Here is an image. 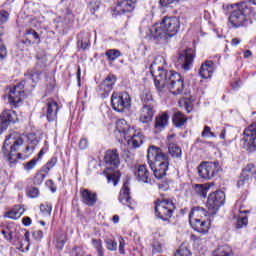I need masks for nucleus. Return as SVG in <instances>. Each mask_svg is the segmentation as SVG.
I'll use <instances>...</instances> for the list:
<instances>
[{
    "label": "nucleus",
    "mask_w": 256,
    "mask_h": 256,
    "mask_svg": "<svg viewBox=\"0 0 256 256\" xmlns=\"http://www.w3.org/2000/svg\"><path fill=\"white\" fill-rule=\"evenodd\" d=\"M155 65H157L155 62L150 65V72L154 76V84L159 95H165L167 91H170L172 95H181L185 89V82L181 74L163 70L159 66L155 71Z\"/></svg>",
    "instance_id": "nucleus-1"
},
{
    "label": "nucleus",
    "mask_w": 256,
    "mask_h": 256,
    "mask_svg": "<svg viewBox=\"0 0 256 256\" xmlns=\"http://www.w3.org/2000/svg\"><path fill=\"white\" fill-rule=\"evenodd\" d=\"M39 72L27 71L24 74V80L21 81L18 85L10 88L8 101L10 105L17 107L18 103H21L26 97L25 91L31 93L33 88L36 87L37 83H39Z\"/></svg>",
    "instance_id": "nucleus-2"
},
{
    "label": "nucleus",
    "mask_w": 256,
    "mask_h": 256,
    "mask_svg": "<svg viewBox=\"0 0 256 256\" xmlns=\"http://www.w3.org/2000/svg\"><path fill=\"white\" fill-rule=\"evenodd\" d=\"M148 163L156 179H163L169 171V156L156 146H150L147 154Z\"/></svg>",
    "instance_id": "nucleus-3"
},
{
    "label": "nucleus",
    "mask_w": 256,
    "mask_h": 256,
    "mask_svg": "<svg viewBox=\"0 0 256 256\" xmlns=\"http://www.w3.org/2000/svg\"><path fill=\"white\" fill-rule=\"evenodd\" d=\"M226 8L233 9L229 16V23L235 29H239V27H249V25L253 23L250 18L251 13H253V8H251L247 2L226 5Z\"/></svg>",
    "instance_id": "nucleus-4"
},
{
    "label": "nucleus",
    "mask_w": 256,
    "mask_h": 256,
    "mask_svg": "<svg viewBox=\"0 0 256 256\" xmlns=\"http://www.w3.org/2000/svg\"><path fill=\"white\" fill-rule=\"evenodd\" d=\"M119 135V141L123 138L128 145H133L135 148L143 145V135L139 132L135 134V129L131 128L125 119L116 122L115 136L118 137Z\"/></svg>",
    "instance_id": "nucleus-5"
},
{
    "label": "nucleus",
    "mask_w": 256,
    "mask_h": 256,
    "mask_svg": "<svg viewBox=\"0 0 256 256\" xmlns=\"http://www.w3.org/2000/svg\"><path fill=\"white\" fill-rule=\"evenodd\" d=\"M104 161L106 165H108L104 170V174L108 179V183H111L112 181L113 185H117L119 180V171L115 169L121 165V160L119 159V153L117 152V149L106 151Z\"/></svg>",
    "instance_id": "nucleus-6"
},
{
    "label": "nucleus",
    "mask_w": 256,
    "mask_h": 256,
    "mask_svg": "<svg viewBox=\"0 0 256 256\" xmlns=\"http://www.w3.org/2000/svg\"><path fill=\"white\" fill-rule=\"evenodd\" d=\"M23 145V138L19 136V134H10L4 140V144L2 146V152L4 155L8 156V161L11 165H15L18 159H21V153L17 155L13 154L19 151V147Z\"/></svg>",
    "instance_id": "nucleus-7"
},
{
    "label": "nucleus",
    "mask_w": 256,
    "mask_h": 256,
    "mask_svg": "<svg viewBox=\"0 0 256 256\" xmlns=\"http://www.w3.org/2000/svg\"><path fill=\"white\" fill-rule=\"evenodd\" d=\"M175 211V203L169 199L157 200L155 202V214L162 221H169L173 217Z\"/></svg>",
    "instance_id": "nucleus-8"
},
{
    "label": "nucleus",
    "mask_w": 256,
    "mask_h": 256,
    "mask_svg": "<svg viewBox=\"0 0 256 256\" xmlns=\"http://www.w3.org/2000/svg\"><path fill=\"white\" fill-rule=\"evenodd\" d=\"M143 106L140 109L139 120L141 123H151L155 116V105L153 104V97L150 93H146L142 97Z\"/></svg>",
    "instance_id": "nucleus-9"
},
{
    "label": "nucleus",
    "mask_w": 256,
    "mask_h": 256,
    "mask_svg": "<svg viewBox=\"0 0 256 256\" xmlns=\"http://www.w3.org/2000/svg\"><path fill=\"white\" fill-rule=\"evenodd\" d=\"M111 104L114 111L123 113L125 109H129L131 107V96H129V93L127 92H114L111 97Z\"/></svg>",
    "instance_id": "nucleus-10"
},
{
    "label": "nucleus",
    "mask_w": 256,
    "mask_h": 256,
    "mask_svg": "<svg viewBox=\"0 0 256 256\" xmlns=\"http://www.w3.org/2000/svg\"><path fill=\"white\" fill-rule=\"evenodd\" d=\"M225 204V192L219 190L211 193L208 196V200L206 203V207L209 210V213L212 215H217V211H219V207Z\"/></svg>",
    "instance_id": "nucleus-11"
},
{
    "label": "nucleus",
    "mask_w": 256,
    "mask_h": 256,
    "mask_svg": "<svg viewBox=\"0 0 256 256\" xmlns=\"http://www.w3.org/2000/svg\"><path fill=\"white\" fill-rule=\"evenodd\" d=\"M219 173V162H202L198 166V175L201 179H213Z\"/></svg>",
    "instance_id": "nucleus-12"
},
{
    "label": "nucleus",
    "mask_w": 256,
    "mask_h": 256,
    "mask_svg": "<svg viewBox=\"0 0 256 256\" xmlns=\"http://www.w3.org/2000/svg\"><path fill=\"white\" fill-rule=\"evenodd\" d=\"M161 26L163 27L168 39L174 37L179 33V27H181V22H179V18L177 17H164Z\"/></svg>",
    "instance_id": "nucleus-13"
},
{
    "label": "nucleus",
    "mask_w": 256,
    "mask_h": 256,
    "mask_svg": "<svg viewBox=\"0 0 256 256\" xmlns=\"http://www.w3.org/2000/svg\"><path fill=\"white\" fill-rule=\"evenodd\" d=\"M193 61H195V50L193 48H187L179 53L177 62L184 71L191 69Z\"/></svg>",
    "instance_id": "nucleus-14"
},
{
    "label": "nucleus",
    "mask_w": 256,
    "mask_h": 256,
    "mask_svg": "<svg viewBox=\"0 0 256 256\" xmlns=\"http://www.w3.org/2000/svg\"><path fill=\"white\" fill-rule=\"evenodd\" d=\"M47 121H55L57 119V113L59 111V104L53 99H48L46 106L42 109Z\"/></svg>",
    "instance_id": "nucleus-15"
},
{
    "label": "nucleus",
    "mask_w": 256,
    "mask_h": 256,
    "mask_svg": "<svg viewBox=\"0 0 256 256\" xmlns=\"http://www.w3.org/2000/svg\"><path fill=\"white\" fill-rule=\"evenodd\" d=\"M138 0H118L115 11L118 15H123V13H131L135 11V5H137Z\"/></svg>",
    "instance_id": "nucleus-16"
},
{
    "label": "nucleus",
    "mask_w": 256,
    "mask_h": 256,
    "mask_svg": "<svg viewBox=\"0 0 256 256\" xmlns=\"http://www.w3.org/2000/svg\"><path fill=\"white\" fill-rule=\"evenodd\" d=\"M148 33L150 37L153 39H156L157 41H167L169 39V36H167V33L165 32V28L160 24H155L151 26L148 29Z\"/></svg>",
    "instance_id": "nucleus-17"
},
{
    "label": "nucleus",
    "mask_w": 256,
    "mask_h": 256,
    "mask_svg": "<svg viewBox=\"0 0 256 256\" xmlns=\"http://www.w3.org/2000/svg\"><path fill=\"white\" fill-rule=\"evenodd\" d=\"M36 68L34 70H28L32 71L33 73H40L39 74V80L41 79V71L47 67V53L45 50H39L36 54Z\"/></svg>",
    "instance_id": "nucleus-18"
},
{
    "label": "nucleus",
    "mask_w": 256,
    "mask_h": 256,
    "mask_svg": "<svg viewBox=\"0 0 256 256\" xmlns=\"http://www.w3.org/2000/svg\"><path fill=\"white\" fill-rule=\"evenodd\" d=\"M117 82V78L113 75H108L100 84L99 91L103 97H107L110 91H113V86Z\"/></svg>",
    "instance_id": "nucleus-19"
},
{
    "label": "nucleus",
    "mask_w": 256,
    "mask_h": 256,
    "mask_svg": "<svg viewBox=\"0 0 256 256\" xmlns=\"http://www.w3.org/2000/svg\"><path fill=\"white\" fill-rule=\"evenodd\" d=\"M255 165L253 164H248L241 173L240 179L238 180V187H243L245 183H249V179L253 177L255 174Z\"/></svg>",
    "instance_id": "nucleus-20"
},
{
    "label": "nucleus",
    "mask_w": 256,
    "mask_h": 256,
    "mask_svg": "<svg viewBox=\"0 0 256 256\" xmlns=\"http://www.w3.org/2000/svg\"><path fill=\"white\" fill-rule=\"evenodd\" d=\"M243 141L256 149V123L244 130Z\"/></svg>",
    "instance_id": "nucleus-21"
},
{
    "label": "nucleus",
    "mask_w": 256,
    "mask_h": 256,
    "mask_svg": "<svg viewBox=\"0 0 256 256\" xmlns=\"http://www.w3.org/2000/svg\"><path fill=\"white\" fill-rule=\"evenodd\" d=\"M80 195L82 203L88 205V207H93L97 203V194L89 191V189L81 188Z\"/></svg>",
    "instance_id": "nucleus-22"
},
{
    "label": "nucleus",
    "mask_w": 256,
    "mask_h": 256,
    "mask_svg": "<svg viewBox=\"0 0 256 256\" xmlns=\"http://www.w3.org/2000/svg\"><path fill=\"white\" fill-rule=\"evenodd\" d=\"M213 71H215V63H213L211 60H208L201 65L199 75L202 77V79H211L213 76Z\"/></svg>",
    "instance_id": "nucleus-23"
},
{
    "label": "nucleus",
    "mask_w": 256,
    "mask_h": 256,
    "mask_svg": "<svg viewBox=\"0 0 256 256\" xmlns=\"http://www.w3.org/2000/svg\"><path fill=\"white\" fill-rule=\"evenodd\" d=\"M134 175L140 183H149V181H151L149 170H147L146 165H139L134 172Z\"/></svg>",
    "instance_id": "nucleus-24"
},
{
    "label": "nucleus",
    "mask_w": 256,
    "mask_h": 256,
    "mask_svg": "<svg viewBox=\"0 0 256 256\" xmlns=\"http://www.w3.org/2000/svg\"><path fill=\"white\" fill-rule=\"evenodd\" d=\"M129 182H124L122 189L120 190L119 202L126 207H131V196H130Z\"/></svg>",
    "instance_id": "nucleus-25"
},
{
    "label": "nucleus",
    "mask_w": 256,
    "mask_h": 256,
    "mask_svg": "<svg viewBox=\"0 0 256 256\" xmlns=\"http://www.w3.org/2000/svg\"><path fill=\"white\" fill-rule=\"evenodd\" d=\"M167 125H169V114L164 112L158 115L155 119V133H161Z\"/></svg>",
    "instance_id": "nucleus-26"
},
{
    "label": "nucleus",
    "mask_w": 256,
    "mask_h": 256,
    "mask_svg": "<svg viewBox=\"0 0 256 256\" xmlns=\"http://www.w3.org/2000/svg\"><path fill=\"white\" fill-rule=\"evenodd\" d=\"M0 119L2 123L7 124V123H17V113L13 110H4L1 115Z\"/></svg>",
    "instance_id": "nucleus-27"
},
{
    "label": "nucleus",
    "mask_w": 256,
    "mask_h": 256,
    "mask_svg": "<svg viewBox=\"0 0 256 256\" xmlns=\"http://www.w3.org/2000/svg\"><path fill=\"white\" fill-rule=\"evenodd\" d=\"M61 21L64 29H67V27H71V25L75 23V15H73V11L67 8L64 15L61 17Z\"/></svg>",
    "instance_id": "nucleus-28"
},
{
    "label": "nucleus",
    "mask_w": 256,
    "mask_h": 256,
    "mask_svg": "<svg viewBox=\"0 0 256 256\" xmlns=\"http://www.w3.org/2000/svg\"><path fill=\"white\" fill-rule=\"evenodd\" d=\"M89 37H90L89 33H84V32L78 35V41H77L78 49H82L83 51H85V49H87V47L91 45V40L89 39Z\"/></svg>",
    "instance_id": "nucleus-29"
},
{
    "label": "nucleus",
    "mask_w": 256,
    "mask_h": 256,
    "mask_svg": "<svg viewBox=\"0 0 256 256\" xmlns=\"http://www.w3.org/2000/svg\"><path fill=\"white\" fill-rule=\"evenodd\" d=\"M245 213H249V211H240V214L235 217L236 229H243V227H247V225H249V218Z\"/></svg>",
    "instance_id": "nucleus-30"
},
{
    "label": "nucleus",
    "mask_w": 256,
    "mask_h": 256,
    "mask_svg": "<svg viewBox=\"0 0 256 256\" xmlns=\"http://www.w3.org/2000/svg\"><path fill=\"white\" fill-rule=\"evenodd\" d=\"M207 215H212L209 213V210H205V208L196 206L192 208L189 217L196 218V219H201V217H207Z\"/></svg>",
    "instance_id": "nucleus-31"
},
{
    "label": "nucleus",
    "mask_w": 256,
    "mask_h": 256,
    "mask_svg": "<svg viewBox=\"0 0 256 256\" xmlns=\"http://www.w3.org/2000/svg\"><path fill=\"white\" fill-rule=\"evenodd\" d=\"M175 127H183L187 123V117L181 112H175L172 118Z\"/></svg>",
    "instance_id": "nucleus-32"
},
{
    "label": "nucleus",
    "mask_w": 256,
    "mask_h": 256,
    "mask_svg": "<svg viewBox=\"0 0 256 256\" xmlns=\"http://www.w3.org/2000/svg\"><path fill=\"white\" fill-rule=\"evenodd\" d=\"M25 213V210H23L21 207L19 208H14L7 212L4 217H8V219H20V217Z\"/></svg>",
    "instance_id": "nucleus-33"
},
{
    "label": "nucleus",
    "mask_w": 256,
    "mask_h": 256,
    "mask_svg": "<svg viewBox=\"0 0 256 256\" xmlns=\"http://www.w3.org/2000/svg\"><path fill=\"white\" fill-rule=\"evenodd\" d=\"M194 191L196 194L199 195V197H207V193L209 192V185L207 184H196Z\"/></svg>",
    "instance_id": "nucleus-34"
},
{
    "label": "nucleus",
    "mask_w": 256,
    "mask_h": 256,
    "mask_svg": "<svg viewBox=\"0 0 256 256\" xmlns=\"http://www.w3.org/2000/svg\"><path fill=\"white\" fill-rule=\"evenodd\" d=\"M168 153L171 155V157L181 159L182 151L181 148L176 144H169Z\"/></svg>",
    "instance_id": "nucleus-35"
},
{
    "label": "nucleus",
    "mask_w": 256,
    "mask_h": 256,
    "mask_svg": "<svg viewBox=\"0 0 256 256\" xmlns=\"http://www.w3.org/2000/svg\"><path fill=\"white\" fill-rule=\"evenodd\" d=\"M87 3L92 15H95L99 11V7H101V0H87Z\"/></svg>",
    "instance_id": "nucleus-36"
},
{
    "label": "nucleus",
    "mask_w": 256,
    "mask_h": 256,
    "mask_svg": "<svg viewBox=\"0 0 256 256\" xmlns=\"http://www.w3.org/2000/svg\"><path fill=\"white\" fill-rule=\"evenodd\" d=\"M51 211H53V205H51L49 202H45L40 204V212L44 217H49L51 215Z\"/></svg>",
    "instance_id": "nucleus-37"
},
{
    "label": "nucleus",
    "mask_w": 256,
    "mask_h": 256,
    "mask_svg": "<svg viewBox=\"0 0 256 256\" xmlns=\"http://www.w3.org/2000/svg\"><path fill=\"white\" fill-rule=\"evenodd\" d=\"M105 55H106L108 61H117V59H119V57H121V51L111 49V50H107Z\"/></svg>",
    "instance_id": "nucleus-38"
},
{
    "label": "nucleus",
    "mask_w": 256,
    "mask_h": 256,
    "mask_svg": "<svg viewBox=\"0 0 256 256\" xmlns=\"http://www.w3.org/2000/svg\"><path fill=\"white\" fill-rule=\"evenodd\" d=\"M47 175H49V173H46L45 171H43V168H42L38 173H36L34 177V185H41L43 181H45V178L47 177Z\"/></svg>",
    "instance_id": "nucleus-39"
},
{
    "label": "nucleus",
    "mask_w": 256,
    "mask_h": 256,
    "mask_svg": "<svg viewBox=\"0 0 256 256\" xmlns=\"http://www.w3.org/2000/svg\"><path fill=\"white\" fill-rule=\"evenodd\" d=\"M92 245L95 247L99 256H105V251L103 250V243L99 239H92Z\"/></svg>",
    "instance_id": "nucleus-40"
},
{
    "label": "nucleus",
    "mask_w": 256,
    "mask_h": 256,
    "mask_svg": "<svg viewBox=\"0 0 256 256\" xmlns=\"http://www.w3.org/2000/svg\"><path fill=\"white\" fill-rule=\"evenodd\" d=\"M203 220H201V218H192L189 217V223L191 225V227L194 229V231H197L199 233V231H201V223Z\"/></svg>",
    "instance_id": "nucleus-41"
},
{
    "label": "nucleus",
    "mask_w": 256,
    "mask_h": 256,
    "mask_svg": "<svg viewBox=\"0 0 256 256\" xmlns=\"http://www.w3.org/2000/svg\"><path fill=\"white\" fill-rule=\"evenodd\" d=\"M66 241L67 236L65 234H61L60 236H58L56 238V249H58V251H63Z\"/></svg>",
    "instance_id": "nucleus-42"
},
{
    "label": "nucleus",
    "mask_w": 256,
    "mask_h": 256,
    "mask_svg": "<svg viewBox=\"0 0 256 256\" xmlns=\"http://www.w3.org/2000/svg\"><path fill=\"white\" fill-rule=\"evenodd\" d=\"M70 256H91V254H86L83 248L75 246L74 248H72Z\"/></svg>",
    "instance_id": "nucleus-43"
},
{
    "label": "nucleus",
    "mask_w": 256,
    "mask_h": 256,
    "mask_svg": "<svg viewBox=\"0 0 256 256\" xmlns=\"http://www.w3.org/2000/svg\"><path fill=\"white\" fill-rule=\"evenodd\" d=\"M54 165H57V157H52L50 161H48L47 164L42 167V171H44V173H49V171L53 169Z\"/></svg>",
    "instance_id": "nucleus-44"
},
{
    "label": "nucleus",
    "mask_w": 256,
    "mask_h": 256,
    "mask_svg": "<svg viewBox=\"0 0 256 256\" xmlns=\"http://www.w3.org/2000/svg\"><path fill=\"white\" fill-rule=\"evenodd\" d=\"M174 256H191V251L185 245H181Z\"/></svg>",
    "instance_id": "nucleus-45"
},
{
    "label": "nucleus",
    "mask_w": 256,
    "mask_h": 256,
    "mask_svg": "<svg viewBox=\"0 0 256 256\" xmlns=\"http://www.w3.org/2000/svg\"><path fill=\"white\" fill-rule=\"evenodd\" d=\"M7 57V47L3 44V39L0 34V61H3Z\"/></svg>",
    "instance_id": "nucleus-46"
},
{
    "label": "nucleus",
    "mask_w": 256,
    "mask_h": 256,
    "mask_svg": "<svg viewBox=\"0 0 256 256\" xmlns=\"http://www.w3.org/2000/svg\"><path fill=\"white\" fill-rule=\"evenodd\" d=\"M105 243L108 251H115L117 249V242L115 240H111L108 238L105 240Z\"/></svg>",
    "instance_id": "nucleus-47"
},
{
    "label": "nucleus",
    "mask_w": 256,
    "mask_h": 256,
    "mask_svg": "<svg viewBox=\"0 0 256 256\" xmlns=\"http://www.w3.org/2000/svg\"><path fill=\"white\" fill-rule=\"evenodd\" d=\"M37 161H39V159L34 158V159L30 160L29 162H27L24 165L25 171H31L32 169H35V165H37Z\"/></svg>",
    "instance_id": "nucleus-48"
},
{
    "label": "nucleus",
    "mask_w": 256,
    "mask_h": 256,
    "mask_svg": "<svg viewBox=\"0 0 256 256\" xmlns=\"http://www.w3.org/2000/svg\"><path fill=\"white\" fill-rule=\"evenodd\" d=\"M28 197H31V199H35V197H39V189L35 187H30L27 191Z\"/></svg>",
    "instance_id": "nucleus-49"
},
{
    "label": "nucleus",
    "mask_w": 256,
    "mask_h": 256,
    "mask_svg": "<svg viewBox=\"0 0 256 256\" xmlns=\"http://www.w3.org/2000/svg\"><path fill=\"white\" fill-rule=\"evenodd\" d=\"M9 21V13L5 10L0 11V25Z\"/></svg>",
    "instance_id": "nucleus-50"
},
{
    "label": "nucleus",
    "mask_w": 256,
    "mask_h": 256,
    "mask_svg": "<svg viewBox=\"0 0 256 256\" xmlns=\"http://www.w3.org/2000/svg\"><path fill=\"white\" fill-rule=\"evenodd\" d=\"M209 222L202 220V222L200 223V230L198 233H207V231H209Z\"/></svg>",
    "instance_id": "nucleus-51"
},
{
    "label": "nucleus",
    "mask_w": 256,
    "mask_h": 256,
    "mask_svg": "<svg viewBox=\"0 0 256 256\" xmlns=\"http://www.w3.org/2000/svg\"><path fill=\"white\" fill-rule=\"evenodd\" d=\"M127 243L125 242V239L123 237L119 238V253L120 255H125V246Z\"/></svg>",
    "instance_id": "nucleus-52"
},
{
    "label": "nucleus",
    "mask_w": 256,
    "mask_h": 256,
    "mask_svg": "<svg viewBox=\"0 0 256 256\" xmlns=\"http://www.w3.org/2000/svg\"><path fill=\"white\" fill-rule=\"evenodd\" d=\"M1 233L2 235H4V239H6L7 241H11V239H13V232H11L9 228L2 230Z\"/></svg>",
    "instance_id": "nucleus-53"
},
{
    "label": "nucleus",
    "mask_w": 256,
    "mask_h": 256,
    "mask_svg": "<svg viewBox=\"0 0 256 256\" xmlns=\"http://www.w3.org/2000/svg\"><path fill=\"white\" fill-rule=\"evenodd\" d=\"M202 137H215V133L211 132V127L205 126L202 131Z\"/></svg>",
    "instance_id": "nucleus-54"
},
{
    "label": "nucleus",
    "mask_w": 256,
    "mask_h": 256,
    "mask_svg": "<svg viewBox=\"0 0 256 256\" xmlns=\"http://www.w3.org/2000/svg\"><path fill=\"white\" fill-rule=\"evenodd\" d=\"M32 237L33 239H35V241H41L43 239V231L41 230H36L32 233Z\"/></svg>",
    "instance_id": "nucleus-55"
},
{
    "label": "nucleus",
    "mask_w": 256,
    "mask_h": 256,
    "mask_svg": "<svg viewBox=\"0 0 256 256\" xmlns=\"http://www.w3.org/2000/svg\"><path fill=\"white\" fill-rule=\"evenodd\" d=\"M180 0H160V5L162 7H167V5H171L173 3H179Z\"/></svg>",
    "instance_id": "nucleus-56"
},
{
    "label": "nucleus",
    "mask_w": 256,
    "mask_h": 256,
    "mask_svg": "<svg viewBox=\"0 0 256 256\" xmlns=\"http://www.w3.org/2000/svg\"><path fill=\"white\" fill-rule=\"evenodd\" d=\"M79 147L80 149H87V147H89V142L87 141V139L82 138L79 142Z\"/></svg>",
    "instance_id": "nucleus-57"
},
{
    "label": "nucleus",
    "mask_w": 256,
    "mask_h": 256,
    "mask_svg": "<svg viewBox=\"0 0 256 256\" xmlns=\"http://www.w3.org/2000/svg\"><path fill=\"white\" fill-rule=\"evenodd\" d=\"M22 223H23V225H24L25 227H29V225H31V223H32V220H31L30 217H24V218L22 219Z\"/></svg>",
    "instance_id": "nucleus-58"
},
{
    "label": "nucleus",
    "mask_w": 256,
    "mask_h": 256,
    "mask_svg": "<svg viewBox=\"0 0 256 256\" xmlns=\"http://www.w3.org/2000/svg\"><path fill=\"white\" fill-rule=\"evenodd\" d=\"M33 151H35V146H26L24 153H26V155H31V153H33Z\"/></svg>",
    "instance_id": "nucleus-59"
},
{
    "label": "nucleus",
    "mask_w": 256,
    "mask_h": 256,
    "mask_svg": "<svg viewBox=\"0 0 256 256\" xmlns=\"http://www.w3.org/2000/svg\"><path fill=\"white\" fill-rule=\"evenodd\" d=\"M239 43H241V39H239V38H233V39H232L231 44H232L234 47H237V45H239Z\"/></svg>",
    "instance_id": "nucleus-60"
},
{
    "label": "nucleus",
    "mask_w": 256,
    "mask_h": 256,
    "mask_svg": "<svg viewBox=\"0 0 256 256\" xmlns=\"http://www.w3.org/2000/svg\"><path fill=\"white\" fill-rule=\"evenodd\" d=\"M253 55V53L251 52V50H246L244 52V59H249V57H251Z\"/></svg>",
    "instance_id": "nucleus-61"
},
{
    "label": "nucleus",
    "mask_w": 256,
    "mask_h": 256,
    "mask_svg": "<svg viewBox=\"0 0 256 256\" xmlns=\"http://www.w3.org/2000/svg\"><path fill=\"white\" fill-rule=\"evenodd\" d=\"M45 151H47V148H42L40 152L38 153V159H41L43 155H45Z\"/></svg>",
    "instance_id": "nucleus-62"
},
{
    "label": "nucleus",
    "mask_w": 256,
    "mask_h": 256,
    "mask_svg": "<svg viewBox=\"0 0 256 256\" xmlns=\"http://www.w3.org/2000/svg\"><path fill=\"white\" fill-rule=\"evenodd\" d=\"M227 133V130L223 129L220 133V139H225V135Z\"/></svg>",
    "instance_id": "nucleus-63"
},
{
    "label": "nucleus",
    "mask_w": 256,
    "mask_h": 256,
    "mask_svg": "<svg viewBox=\"0 0 256 256\" xmlns=\"http://www.w3.org/2000/svg\"><path fill=\"white\" fill-rule=\"evenodd\" d=\"M112 221L114 223H119V216L118 215H114L113 218H112Z\"/></svg>",
    "instance_id": "nucleus-64"
}]
</instances>
